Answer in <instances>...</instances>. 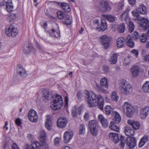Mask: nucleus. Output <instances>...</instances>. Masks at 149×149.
I'll return each instance as SVG.
<instances>
[{
  "instance_id": "f257e3e1",
  "label": "nucleus",
  "mask_w": 149,
  "mask_h": 149,
  "mask_svg": "<svg viewBox=\"0 0 149 149\" xmlns=\"http://www.w3.org/2000/svg\"><path fill=\"white\" fill-rule=\"evenodd\" d=\"M86 101L89 107H95L98 106L102 110L103 109L104 100L100 95H96L92 92L86 93Z\"/></svg>"
},
{
  "instance_id": "f03ea898",
  "label": "nucleus",
  "mask_w": 149,
  "mask_h": 149,
  "mask_svg": "<svg viewBox=\"0 0 149 149\" xmlns=\"http://www.w3.org/2000/svg\"><path fill=\"white\" fill-rule=\"evenodd\" d=\"M132 88V85L126 81L123 80L121 82L120 89L122 93L127 95L130 93V90Z\"/></svg>"
},
{
  "instance_id": "7ed1b4c3",
  "label": "nucleus",
  "mask_w": 149,
  "mask_h": 149,
  "mask_svg": "<svg viewBox=\"0 0 149 149\" xmlns=\"http://www.w3.org/2000/svg\"><path fill=\"white\" fill-rule=\"evenodd\" d=\"M53 104L51 106L52 108L54 110L61 109L63 106V101L61 96L56 94L55 98L53 101Z\"/></svg>"
},
{
  "instance_id": "20e7f679",
  "label": "nucleus",
  "mask_w": 149,
  "mask_h": 149,
  "mask_svg": "<svg viewBox=\"0 0 149 149\" xmlns=\"http://www.w3.org/2000/svg\"><path fill=\"white\" fill-rule=\"evenodd\" d=\"M123 112L128 117L132 116L134 109L131 104L127 102H125L123 105Z\"/></svg>"
},
{
  "instance_id": "39448f33",
  "label": "nucleus",
  "mask_w": 149,
  "mask_h": 149,
  "mask_svg": "<svg viewBox=\"0 0 149 149\" xmlns=\"http://www.w3.org/2000/svg\"><path fill=\"white\" fill-rule=\"evenodd\" d=\"M88 127L91 134L96 136L98 133V123L95 120H92L89 122Z\"/></svg>"
},
{
  "instance_id": "423d86ee",
  "label": "nucleus",
  "mask_w": 149,
  "mask_h": 149,
  "mask_svg": "<svg viewBox=\"0 0 149 149\" xmlns=\"http://www.w3.org/2000/svg\"><path fill=\"white\" fill-rule=\"evenodd\" d=\"M99 6L100 10L103 13L108 12L111 9V6L107 1H100Z\"/></svg>"
},
{
  "instance_id": "0eeeda50",
  "label": "nucleus",
  "mask_w": 149,
  "mask_h": 149,
  "mask_svg": "<svg viewBox=\"0 0 149 149\" xmlns=\"http://www.w3.org/2000/svg\"><path fill=\"white\" fill-rule=\"evenodd\" d=\"M101 44L105 49H107L110 46V42L111 38L107 35H104L100 38Z\"/></svg>"
},
{
  "instance_id": "6e6552de",
  "label": "nucleus",
  "mask_w": 149,
  "mask_h": 149,
  "mask_svg": "<svg viewBox=\"0 0 149 149\" xmlns=\"http://www.w3.org/2000/svg\"><path fill=\"white\" fill-rule=\"evenodd\" d=\"M5 32L8 36H12L13 37H15L18 33L17 29L12 25H11L8 29H6Z\"/></svg>"
},
{
  "instance_id": "1a4fd4ad",
  "label": "nucleus",
  "mask_w": 149,
  "mask_h": 149,
  "mask_svg": "<svg viewBox=\"0 0 149 149\" xmlns=\"http://www.w3.org/2000/svg\"><path fill=\"white\" fill-rule=\"evenodd\" d=\"M125 141L129 149H132L136 145V141L134 137H127Z\"/></svg>"
},
{
  "instance_id": "9d476101",
  "label": "nucleus",
  "mask_w": 149,
  "mask_h": 149,
  "mask_svg": "<svg viewBox=\"0 0 149 149\" xmlns=\"http://www.w3.org/2000/svg\"><path fill=\"white\" fill-rule=\"evenodd\" d=\"M16 72L20 76L23 78L26 77L27 75L26 71L21 65H18L17 66Z\"/></svg>"
},
{
  "instance_id": "9b49d317",
  "label": "nucleus",
  "mask_w": 149,
  "mask_h": 149,
  "mask_svg": "<svg viewBox=\"0 0 149 149\" xmlns=\"http://www.w3.org/2000/svg\"><path fill=\"white\" fill-rule=\"evenodd\" d=\"M28 116L29 120L32 122H36L37 121V114L33 109H31L29 111Z\"/></svg>"
},
{
  "instance_id": "f8f14e48",
  "label": "nucleus",
  "mask_w": 149,
  "mask_h": 149,
  "mask_svg": "<svg viewBox=\"0 0 149 149\" xmlns=\"http://www.w3.org/2000/svg\"><path fill=\"white\" fill-rule=\"evenodd\" d=\"M114 138L112 140L113 142L115 144L117 143L120 140L119 137H120V147L121 148L123 149L124 148L125 145V143L124 142V137L120 135H119L118 134H115Z\"/></svg>"
},
{
  "instance_id": "ddd939ff",
  "label": "nucleus",
  "mask_w": 149,
  "mask_h": 149,
  "mask_svg": "<svg viewBox=\"0 0 149 149\" xmlns=\"http://www.w3.org/2000/svg\"><path fill=\"white\" fill-rule=\"evenodd\" d=\"M67 118L65 117H60L57 121V126L58 127L61 128L65 127L67 123Z\"/></svg>"
},
{
  "instance_id": "4468645a",
  "label": "nucleus",
  "mask_w": 149,
  "mask_h": 149,
  "mask_svg": "<svg viewBox=\"0 0 149 149\" xmlns=\"http://www.w3.org/2000/svg\"><path fill=\"white\" fill-rule=\"evenodd\" d=\"M73 133L72 132L70 131H66L63 135L64 141L65 143H69L72 139L73 136Z\"/></svg>"
},
{
  "instance_id": "2eb2a0df",
  "label": "nucleus",
  "mask_w": 149,
  "mask_h": 149,
  "mask_svg": "<svg viewBox=\"0 0 149 149\" xmlns=\"http://www.w3.org/2000/svg\"><path fill=\"white\" fill-rule=\"evenodd\" d=\"M140 22V26L143 30H146L149 27V21L146 18H142Z\"/></svg>"
},
{
  "instance_id": "dca6fc26",
  "label": "nucleus",
  "mask_w": 149,
  "mask_h": 149,
  "mask_svg": "<svg viewBox=\"0 0 149 149\" xmlns=\"http://www.w3.org/2000/svg\"><path fill=\"white\" fill-rule=\"evenodd\" d=\"M98 119L100 122L103 127L105 128L108 127L109 124L108 120L105 118L102 115H99L98 116Z\"/></svg>"
},
{
  "instance_id": "f3484780",
  "label": "nucleus",
  "mask_w": 149,
  "mask_h": 149,
  "mask_svg": "<svg viewBox=\"0 0 149 149\" xmlns=\"http://www.w3.org/2000/svg\"><path fill=\"white\" fill-rule=\"evenodd\" d=\"M149 112V107L146 106L143 107L141 110L140 117L142 119L145 118L148 115Z\"/></svg>"
},
{
  "instance_id": "a211bd4d",
  "label": "nucleus",
  "mask_w": 149,
  "mask_h": 149,
  "mask_svg": "<svg viewBox=\"0 0 149 149\" xmlns=\"http://www.w3.org/2000/svg\"><path fill=\"white\" fill-rule=\"evenodd\" d=\"M127 122L135 130H138L140 128V124L138 121L129 120Z\"/></svg>"
},
{
  "instance_id": "6ab92c4d",
  "label": "nucleus",
  "mask_w": 149,
  "mask_h": 149,
  "mask_svg": "<svg viewBox=\"0 0 149 149\" xmlns=\"http://www.w3.org/2000/svg\"><path fill=\"white\" fill-rule=\"evenodd\" d=\"M112 116L113 121L115 123L118 124L120 123L121 120V118L120 115L116 111H114L113 112Z\"/></svg>"
},
{
  "instance_id": "aec40b11",
  "label": "nucleus",
  "mask_w": 149,
  "mask_h": 149,
  "mask_svg": "<svg viewBox=\"0 0 149 149\" xmlns=\"http://www.w3.org/2000/svg\"><path fill=\"white\" fill-rule=\"evenodd\" d=\"M131 73L133 77H135L138 75L139 74V68L137 66H134L130 69Z\"/></svg>"
},
{
  "instance_id": "412c9836",
  "label": "nucleus",
  "mask_w": 149,
  "mask_h": 149,
  "mask_svg": "<svg viewBox=\"0 0 149 149\" xmlns=\"http://www.w3.org/2000/svg\"><path fill=\"white\" fill-rule=\"evenodd\" d=\"M58 5L61 6L62 9L65 11L68 12L71 10L70 7L68 3H58Z\"/></svg>"
},
{
  "instance_id": "4be33fe9",
  "label": "nucleus",
  "mask_w": 149,
  "mask_h": 149,
  "mask_svg": "<svg viewBox=\"0 0 149 149\" xmlns=\"http://www.w3.org/2000/svg\"><path fill=\"white\" fill-rule=\"evenodd\" d=\"M126 42L127 45L129 47L132 48L134 46V43L132 40V36L130 35H128L126 39Z\"/></svg>"
},
{
  "instance_id": "5701e85b",
  "label": "nucleus",
  "mask_w": 149,
  "mask_h": 149,
  "mask_svg": "<svg viewBox=\"0 0 149 149\" xmlns=\"http://www.w3.org/2000/svg\"><path fill=\"white\" fill-rule=\"evenodd\" d=\"M33 49L32 45L28 44L24 46L23 50L25 53L28 54L33 50Z\"/></svg>"
},
{
  "instance_id": "b1692460",
  "label": "nucleus",
  "mask_w": 149,
  "mask_h": 149,
  "mask_svg": "<svg viewBox=\"0 0 149 149\" xmlns=\"http://www.w3.org/2000/svg\"><path fill=\"white\" fill-rule=\"evenodd\" d=\"M125 132L126 135L129 137L133 136L134 134V130L128 127H125Z\"/></svg>"
},
{
  "instance_id": "393cba45",
  "label": "nucleus",
  "mask_w": 149,
  "mask_h": 149,
  "mask_svg": "<svg viewBox=\"0 0 149 149\" xmlns=\"http://www.w3.org/2000/svg\"><path fill=\"white\" fill-rule=\"evenodd\" d=\"M137 11L142 15H144L146 13V8L143 4L139 5L137 9Z\"/></svg>"
},
{
  "instance_id": "a878e982",
  "label": "nucleus",
  "mask_w": 149,
  "mask_h": 149,
  "mask_svg": "<svg viewBox=\"0 0 149 149\" xmlns=\"http://www.w3.org/2000/svg\"><path fill=\"white\" fill-rule=\"evenodd\" d=\"M53 97V96L52 95L51 92L48 91H46L43 94V100H49Z\"/></svg>"
},
{
  "instance_id": "bb28decb",
  "label": "nucleus",
  "mask_w": 149,
  "mask_h": 149,
  "mask_svg": "<svg viewBox=\"0 0 149 149\" xmlns=\"http://www.w3.org/2000/svg\"><path fill=\"white\" fill-rule=\"evenodd\" d=\"M62 19L65 20V24L67 26L70 25L72 22V20L70 19L69 15L65 13Z\"/></svg>"
},
{
  "instance_id": "cd10ccee",
  "label": "nucleus",
  "mask_w": 149,
  "mask_h": 149,
  "mask_svg": "<svg viewBox=\"0 0 149 149\" xmlns=\"http://www.w3.org/2000/svg\"><path fill=\"white\" fill-rule=\"evenodd\" d=\"M6 8L8 12H10L13 10V6L12 2L11 0H8L7 1V4L6 6Z\"/></svg>"
},
{
  "instance_id": "c85d7f7f",
  "label": "nucleus",
  "mask_w": 149,
  "mask_h": 149,
  "mask_svg": "<svg viewBox=\"0 0 149 149\" xmlns=\"http://www.w3.org/2000/svg\"><path fill=\"white\" fill-rule=\"evenodd\" d=\"M41 145L38 142L35 141L33 142L30 146V149H40Z\"/></svg>"
},
{
  "instance_id": "c756f323",
  "label": "nucleus",
  "mask_w": 149,
  "mask_h": 149,
  "mask_svg": "<svg viewBox=\"0 0 149 149\" xmlns=\"http://www.w3.org/2000/svg\"><path fill=\"white\" fill-rule=\"evenodd\" d=\"M148 141V137L147 135H144L143 137L141 139L140 141L139 144V147H142Z\"/></svg>"
},
{
  "instance_id": "7c9ffc66",
  "label": "nucleus",
  "mask_w": 149,
  "mask_h": 149,
  "mask_svg": "<svg viewBox=\"0 0 149 149\" xmlns=\"http://www.w3.org/2000/svg\"><path fill=\"white\" fill-rule=\"evenodd\" d=\"M103 17L105 19H107L111 22H113L116 19L115 16L110 15H104Z\"/></svg>"
},
{
  "instance_id": "2f4dec72",
  "label": "nucleus",
  "mask_w": 149,
  "mask_h": 149,
  "mask_svg": "<svg viewBox=\"0 0 149 149\" xmlns=\"http://www.w3.org/2000/svg\"><path fill=\"white\" fill-rule=\"evenodd\" d=\"M125 25L124 23H120L117 26V29L118 32L120 33H123L125 32Z\"/></svg>"
},
{
  "instance_id": "473e14b6",
  "label": "nucleus",
  "mask_w": 149,
  "mask_h": 149,
  "mask_svg": "<svg viewBox=\"0 0 149 149\" xmlns=\"http://www.w3.org/2000/svg\"><path fill=\"white\" fill-rule=\"evenodd\" d=\"M47 136L45 131L44 130H41L40 132V141L42 143L45 142Z\"/></svg>"
},
{
  "instance_id": "72a5a7b5",
  "label": "nucleus",
  "mask_w": 149,
  "mask_h": 149,
  "mask_svg": "<svg viewBox=\"0 0 149 149\" xmlns=\"http://www.w3.org/2000/svg\"><path fill=\"white\" fill-rule=\"evenodd\" d=\"M100 84L102 87L108 88L109 86L107 79L106 77L102 78L100 80Z\"/></svg>"
},
{
  "instance_id": "f704fd0d",
  "label": "nucleus",
  "mask_w": 149,
  "mask_h": 149,
  "mask_svg": "<svg viewBox=\"0 0 149 149\" xmlns=\"http://www.w3.org/2000/svg\"><path fill=\"white\" fill-rule=\"evenodd\" d=\"M80 111L79 109H77L76 106L73 107L72 109V114L73 117H76L77 114H80Z\"/></svg>"
},
{
  "instance_id": "c9c22d12",
  "label": "nucleus",
  "mask_w": 149,
  "mask_h": 149,
  "mask_svg": "<svg viewBox=\"0 0 149 149\" xmlns=\"http://www.w3.org/2000/svg\"><path fill=\"white\" fill-rule=\"evenodd\" d=\"M123 40V38L121 37L117 40V45L118 47L120 48L123 47L124 45Z\"/></svg>"
},
{
  "instance_id": "e433bc0d",
  "label": "nucleus",
  "mask_w": 149,
  "mask_h": 149,
  "mask_svg": "<svg viewBox=\"0 0 149 149\" xmlns=\"http://www.w3.org/2000/svg\"><path fill=\"white\" fill-rule=\"evenodd\" d=\"M142 89L145 93H149V81H147L143 84Z\"/></svg>"
},
{
  "instance_id": "4c0bfd02",
  "label": "nucleus",
  "mask_w": 149,
  "mask_h": 149,
  "mask_svg": "<svg viewBox=\"0 0 149 149\" xmlns=\"http://www.w3.org/2000/svg\"><path fill=\"white\" fill-rule=\"evenodd\" d=\"M117 54H113L109 60L111 64H114L116 63L117 60Z\"/></svg>"
},
{
  "instance_id": "58836bf2",
  "label": "nucleus",
  "mask_w": 149,
  "mask_h": 149,
  "mask_svg": "<svg viewBox=\"0 0 149 149\" xmlns=\"http://www.w3.org/2000/svg\"><path fill=\"white\" fill-rule=\"evenodd\" d=\"M132 14L133 17V19L135 21L140 20L141 18L140 15L137 12L133 11Z\"/></svg>"
},
{
  "instance_id": "ea45409f",
  "label": "nucleus",
  "mask_w": 149,
  "mask_h": 149,
  "mask_svg": "<svg viewBox=\"0 0 149 149\" xmlns=\"http://www.w3.org/2000/svg\"><path fill=\"white\" fill-rule=\"evenodd\" d=\"M114 122L111 121L110 123L109 127L112 130H115L117 132H119V128L115 124Z\"/></svg>"
},
{
  "instance_id": "a19ab883",
  "label": "nucleus",
  "mask_w": 149,
  "mask_h": 149,
  "mask_svg": "<svg viewBox=\"0 0 149 149\" xmlns=\"http://www.w3.org/2000/svg\"><path fill=\"white\" fill-rule=\"evenodd\" d=\"M49 33L52 36L56 38L60 36L59 31L58 30L56 31L54 29H52Z\"/></svg>"
},
{
  "instance_id": "79ce46f5",
  "label": "nucleus",
  "mask_w": 149,
  "mask_h": 149,
  "mask_svg": "<svg viewBox=\"0 0 149 149\" xmlns=\"http://www.w3.org/2000/svg\"><path fill=\"white\" fill-rule=\"evenodd\" d=\"M100 28L102 31H104L107 28V25L105 20H103L101 22V26Z\"/></svg>"
},
{
  "instance_id": "37998d69",
  "label": "nucleus",
  "mask_w": 149,
  "mask_h": 149,
  "mask_svg": "<svg viewBox=\"0 0 149 149\" xmlns=\"http://www.w3.org/2000/svg\"><path fill=\"white\" fill-rule=\"evenodd\" d=\"M105 114L107 115H109L113 111V109L109 105L106 106L104 109Z\"/></svg>"
},
{
  "instance_id": "c03bdc74",
  "label": "nucleus",
  "mask_w": 149,
  "mask_h": 149,
  "mask_svg": "<svg viewBox=\"0 0 149 149\" xmlns=\"http://www.w3.org/2000/svg\"><path fill=\"white\" fill-rule=\"evenodd\" d=\"M134 28V25L133 23L131 21H130L128 26V29L130 32H132Z\"/></svg>"
},
{
  "instance_id": "a18cd8bd",
  "label": "nucleus",
  "mask_w": 149,
  "mask_h": 149,
  "mask_svg": "<svg viewBox=\"0 0 149 149\" xmlns=\"http://www.w3.org/2000/svg\"><path fill=\"white\" fill-rule=\"evenodd\" d=\"M111 97L112 100L115 101H117L119 99V97L117 95V93L115 91L112 93Z\"/></svg>"
},
{
  "instance_id": "49530a36",
  "label": "nucleus",
  "mask_w": 149,
  "mask_h": 149,
  "mask_svg": "<svg viewBox=\"0 0 149 149\" xmlns=\"http://www.w3.org/2000/svg\"><path fill=\"white\" fill-rule=\"evenodd\" d=\"M66 13L61 11H58L57 12V17L59 19H62Z\"/></svg>"
},
{
  "instance_id": "de8ad7c7",
  "label": "nucleus",
  "mask_w": 149,
  "mask_h": 149,
  "mask_svg": "<svg viewBox=\"0 0 149 149\" xmlns=\"http://www.w3.org/2000/svg\"><path fill=\"white\" fill-rule=\"evenodd\" d=\"M51 122L49 119H47L46 120L45 123V127L48 130H50L51 129Z\"/></svg>"
},
{
  "instance_id": "09e8293b",
  "label": "nucleus",
  "mask_w": 149,
  "mask_h": 149,
  "mask_svg": "<svg viewBox=\"0 0 149 149\" xmlns=\"http://www.w3.org/2000/svg\"><path fill=\"white\" fill-rule=\"evenodd\" d=\"M128 16V13L127 10H125L121 16V19L122 20L126 19Z\"/></svg>"
},
{
  "instance_id": "8fccbe9b",
  "label": "nucleus",
  "mask_w": 149,
  "mask_h": 149,
  "mask_svg": "<svg viewBox=\"0 0 149 149\" xmlns=\"http://www.w3.org/2000/svg\"><path fill=\"white\" fill-rule=\"evenodd\" d=\"M132 37L133 40H136L140 38V35L138 32L136 31L132 34Z\"/></svg>"
},
{
  "instance_id": "3c124183",
  "label": "nucleus",
  "mask_w": 149,
  "mask_h": 149,
  "mask_svg": "<svg viewBox=\"0 0 149 149\" xmlns=\"http://www.w3.org/2000/svg\"><path fill=\"white\" fill-rule=\"evenodd\" d=\"M140 41L142 42H145L147 40V38L145 34H143L141 36V37H140Z\"/></svg>"
},
{
  "instance_id": "603ef678",
  "label": "nucleus",
  "mask_w": 149,
  "mask_h": 149,
  "mask_svg": "<svg viewBox=\"0 0 149 149\" xmlns=\"http://www.w3.org/2000/svg\"><path fill=\"white\" fill-rule=\"evenodd\" d=\"M85 131V126L84 124H81L79 129V134H82Z\"/></svg>"
},
{
  "instance_id": "864d4df0",
  "label": "nucleus",
  "mask_w": 149,
  "mask_h": 149,
  "mask_svg": "<svg viewBox=\"0 0 149 149\" xmlns=\"http://www.w3.org/2000/svg\"><path fill=\"white\" fill-rule=\"evenodd\" d=\"M16 14H13L10 15L8 17V20H9V22H11L15 18Z\"/></svg>"
},
{
  "instance_id": "5fc2aeb1",
  "label": "nucleus",
  "mask_w": 149,
  "mask_h": 149,
  "mask_svg": "<svg viewBox=\"0 0 149 149\" xmlns=\"http://www.w3.org/2000/svg\"><path fill=\"white\" fill-rule=\"evenodd\" d=\"M42 144L41 145V146H42V149H49V146L46 143V142H42Z\"/></svg>"
},
{
  "instance_id": "6e6d98bb",
  "label": "nucleus",
  "mask_w": 149,
  "mask_h": 149,
  "mask_svg": "<svg viewBox=\"0 0 149 149\" xmlns=\"http://www.w3.org/2000/svg\"><path fill=\"white\" fill-rule=\"evenodd\" d=\"M103 70L104 73H106L109 72V69L108 67L104 66L103 67Z\"/></svg>"
},
{
  "instance_id": "4d7b16f0",
  "label": "nucleus",
  "mask_w": 149,
  "mask_h": 149,
  "mask_svg": "<svg viewBox=\"0 0 149 149\" xmlns=\"http://www.w3.org/2000/svg\"><path fill=\"white\" fill-rule=\"evenodd\" d=\"M123 7V5L121 3H118L117 5L116 8L117 10H121Z\"/></svg>"
},
{
  "instance_id": "13d9d810",
  "label": "nucleus",
  "mask_w": 149,
  "mask_h": 149,
  "mask_svg": "<svg viewBox=\"0 0 149 149\" xmlns=\"http://www.w3.org/2000/svg\"><path fill=\"white\" fill-rule=\"evenodd\" d=\"M60 142V139L59 138H56L54 140V143L55 145L57 146Z\"/></svg>"
},
{
  "instance_id": "bf43d9fd",
  "label": "nucleus",
  "mask_w": 149,
  "mask_h": 149,
  "mask_svg": "<svg viewBox=\"0 0 149 149\" xmlns=\"http://www.w3.org/2000/svg\"><path fill=\"white\" fill-rule=\"evenodd\" d=\"M84 119L86 121H88L89 119V115L88 112L86 113L84 116Z\"/></svg>"
},
{
  "instance_id": "052dcab7",
  "label": "nucleus",
  "mask_w": 149,
  "mask_h": 149,
  "mask_svg": "<svg viewBox=\"0 0 149 149\" xmlns=\"http://www.w3.org/2000/svg\"><path fill=\"white\" fill-rule=\"evenodd\" d=\"M116 133H110L109 135V138L111 139V140H112L114 138L115 136H115V134H116Z\"/></svg>"
},
{
  "instance_id": "680f3d73",
  "label": "nucleus",
  "mask_w": 149,
  "mask_h": 149,
  "mask_svg": "<svg viewBox=\"0 0 149 149\" xmlns=\"http://www.w3.org/2000/svg\"><path fill=\"white\" fill-rule=\"evenodd\" d=\"M15 123L18 126H20L21 123V121L19 118H18L16 120Z\"/></svg>"
},
{
  "instance_id": "e2e57ef3",
  "label": "nucleus",
  "mask_w": 149,
  "mask_h": 149,
  "mask_svg": "<svg viewBox=\"0 0 149 149\" xmlns=\"http://www.w3.org/2000/svg\"><path fill=\"white\" fill-rule=\"evenodd\" d=\"M97 86L99 88V90L100 91H102V92H103L104 93H107V91L104 89L102 88L101 87L99 86V85H97Z\"/></svg>"
},
{
  "instance_id": "0e129e2a",
  "label": "nucleus",
  "mask_w": 149,
  "mask_h": 149,
  "mask_svg": "<svg viewBox=\"0 0 149 149\" xmlns=\"http://www.w3.org/2000/svg\"><path fill=\"white\" fill-rule=\"evenodd\" d=\"M12 149H19L18 147L15 143H13L12 144Z\"/></svg>"
},
{
  "instance_id": "69168bd1",
  "label": "nucleus",
  "mask_w": 149,
  "mask_h": 149,
  "mask_svg": "<svg viewBox=\"0 0 149 149\" xmlns=\"http://www.w3.org/2000/svg\"><path fill=\"white\" fill-rule=\"evenodd\" d=\"M7 1H6L5 0H3L2 2H1L0 3V5L1 6H3L5 5H6V4H7Z\"/></svg>"
},
{
  "instance_id": "338daca9",
  "label": "nucleus",
  "mask_w": 149,
  "mask_h": 149,
  "mask_svg": "<svg viewBox=\"0 0 149 149\" xmlns=\"http://www.w3.org/2000/svg\"><path fill=\"white\" fill-rule=\"evenodd\" d=\"M132 52L133 53L135 54L136 57L137 56L138 54V52L137 50L134 49Z\"/></svg>"
},
{
  "instance_id": "774afa93",
  "label": "nucleus",
  "mask_w": 149,
  "mask_h": 149,
  "mask_svg": "<svg viewBox=\"0 0 149 149\" xmlns=\"http://www.w3.org/2000/svg\"><path fill=\"white\" fill-rule=\"evenodd\" d=\"M129 3L131 5H134L135 3V0H128Z\"/></svg>"
}]
</instances>
